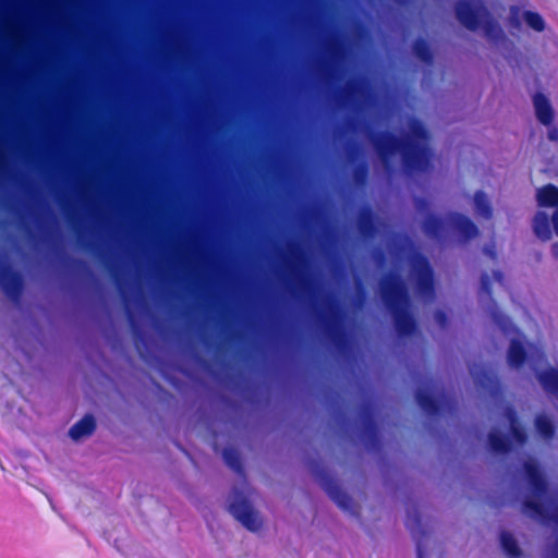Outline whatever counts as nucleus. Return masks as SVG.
<instances>
[{
	"label": "nucleus",
	"instance_id": "1",
	"mask_svg": "<svg viewBox=\"0 0 558 558\" xmlns=\"http://www.w3.org/2000/svg\"><path fill=\"white\" fill-rule=\"evenodd\" d=\"M493 319L507 336H512L508 351V364L518 368L526 361L536 373L544 390L558 396V368L545 366L543 352L534 344L523 343L522 336L506 317L499 313H493Z\"/></svg>",
	"mask_w": 558,
	"mask_h": 558
},
{
	"label": "nucleus",
	"instance_id": "2",
	"mask_svg": "<svg viewBox=\"0 0 558 558\" xmlns=\"http://www.w3.org/2000/svg\"><path fill=\"white\" fill-rule=\"evenodd\" d=\"M374 144L383 159L399 153L409 169L424 171L429 166L428 136L423 125L416 120L409 123V130L403 140L383 134L375 138Z\"/></svg>",
	"mask_w": 558,
	"mask_h": 558
},
{
	"label": "nucleus",
	"instance_id": "3",
	"mask_svg": "<svg viewBox=\"0 0 558 558\" xmlns=\"http://www.w3.org/2000/svg\"><path fill=\"white\" fill-rule=\"evenodd\" d=\"M532 494L523 505V512L542 522H558V502L548 496L545 482L533 460L524 463Z\"/></svg>",
	"mask_w": 558,
	"mask_h": 558
},
{
	"label": "nucleus",
	"instance_id": "4",
	"mask_svg": "<svg viewBox=\"0 0 558 558\" xmlns=\"http://www.w3.org/2000/svg\"><path fill=\"white\" fill-rule=\"evenodd\" d=\"M538 210L533 218V231L542 241L551 238L553 230L558 235V187L546 184L536 190Z\"/></svg>",
	"mask_w": 558,
	"mask_h": 558
},
{
	"label": "nucleus",
	"instance_id": "5",
	"mask_svg": "<svg viewBox=\"0 0 558 558\" xmlns=\"http://www.w3.org/2000/svg\"><path fill=\"white\" fill-rule=\"evenodd\" d=\"M381 296L392 312L396 328L400 335H409L414 329V322L408 314L409 298L404 284L395 276H387L380 283Z\"/></svg>",
	"mask_w": 558,
	"mask_h": 558
},
{
	"label": "nucleus",
	"instance_id": "6",
	"mask_svg": "<svg viewBox=\"0 0 558 558\" xmlns=\"http://www.w3.org/2000/svg\"><path fill=\"white\" fill-rule=\"evenodd\" d=\"M457 17L464 27L472 31L481 28L493 40L502 36L501 28L490 20L480 0L460 2L457 7Z\"/></svg>",
	"mask_w": 558,
	"mask_h": 558
},
{
	"label": "nucleus",
	"instance_id": "7",
	"mask_svg": "<svg viewBox=\"0 0 558 558\" xmlns=\"http://www.w3.org/2000/svg\"><path fill=\"white\" fill-rule=\"evenodd\" d=\"M425 232L430 235H438L441 231L450 230L459 234L463 240L475 238L478 233L476 226L465 216L453 214L446 221L429 217L424 222Z\"/></svg>",
	"mask_w": 558,
	"mask_h": 558
},
{
	"label": "nucleus",
	"instance_id": "8",
	"mask_svg": "<svg viewBox=\"0 0 558 558\" xmlns=\"http://www.w3.org/2000/svg\"><path fill=\"white\" fill-rule=\"evenodd\" d=\"M229 512L246 530L257 532L263 527L264 521L258 511L254 509L246 497L233 492L229 501Z\"/></svg>",
	"mask_w": 558,
	"mask_h": 558
},
{
	"label": "nucleus",
	"instance_id": "9",
	"mask_svg": "<svg viewBox=\"0 0 558 558\" xmlns=\"http://www.w3.org/2000/svg\"><path fill=\"white\" fill-rule=\"evenodd\" d=\"M229 512L246 530L257 532L263 527L264 521L258 511L254 509L246 497L233 492L229 501Z\"/></svg>",
	"mask_w": 558,
	"mask_h": 558
},
{
	"label": "nucleus",
	"instance_id": "10",
	"mask_svg": "<svg viewBox=\"0 0 558 558\" xmlns=\"http://www.w3.org/2000/svg\"><path fill=\"white\" fill-rule=\"evenodd\" d=\"M506 416L509 424V435L499 436L497 433H490L489 435L490 448L496 452H504L515 445H523L526 439L525 434L517 422L514 413L508 410Z\"/></svg>",
	"mask_w": 558,
	"mask_h": 558
},
{
	"label": "nucleus",
	"instance_id": "11",
	"mask_svg": "<svg viewBox=\"0 0 558 558\" xmlns=\"http://www.w3.org/2000/svg\"><path fill=\"white\" fill-rule=\"evenodd\" d=\"M413 274L416 279L417 291L424 296L433 295V275L427 260L416 257L413 262Z\"/></svg>",
	"mask_w": 558,
	"mask_h": 558
},
{
	"label": "nucleus",
	"instance_id": "12",
	"mask_svg": "<svg viewBox=\"0 0 558 558\" xmlns=\"http://www.w3.org/2000/svg\"><path fill=\"white\" fill-rule=\"evenodd\" d=\"M95 418L92 415H85L70 428L69 436L77 442L89 437L95 432Z\"/></svg>",
	"mask_w": 558,
	"mask_h": 558
},
{
	"label": "nucleus",
	"instance_id": "13",
	"mask_svg": "<svg viewBox=\"0 0 558 558\" xmlns=\"http://www.w3.org/2000/svg\"><path fill=\"white\" fill-rule=\"evenodd\" d=\"M533 104L538 121L549 125L553 121L554 112L548 99L542 94H536L533 98Z\"/></svg>",
	"mask_w": 558,
	"mask_h": 558
},
{
	"label": "nucleus",
	"instance_id": "14",
	"mask_svg": "<svg viewBox=\"0 0 558 558\" xmlns=\"http://www.w3.org/2000/svg\"><path fill=\"white\" fill-rule=\"evenodd\" d=\"M0 286L7 293L13 294L19 290L20 279L9 269L0 267Z\"/></svg>",
	"mask_w": 558,
	"mask_h": 558
},
{
	"label": "nucleus",
	"instance_id": "15",
	"mask_svg": "<svg viewBox=\"0 0 558 558\" xmlns=\"http://www.w3.org/2000/svg\"><path fill=\"white\" fill-rule=\"evenodd\" d=\"M474 211L478 217L488 219L492 217V207L487 197L482 193L477 192L473 198Z\"/></svg>",
	"mask_w": 558,
	"mask_h": 558
},
{
	"label": "nucleus",
	"instance_id": "16",
	"mask_svg": "<svg viewBox=\"0 0 558 558\" xmlns=\"http://www.w3.org/2000/svg\"><path fill=\"white\" fill-rule=\"evenodd\" d=\"M500 542L505 553L510 558H518L520 556V548L510 533L502 532L500 535Z\"/></svg>",
	"mask_w": 558,
	"mask_h": 558
},
{
	"label": "nucleus",
	"instance_id": "17",
	"mask_svg": "<svg viewBox=\"0 0 558 558\" xmlns=\"http://www.w3.org/2000/svg\"><path fill=\"white\" fill-rule=\"evenodd\" d=\"M535 426L539 436L547 440L550 439L554 434V427L550 420L545 415H538L535 420Z\"/></svg>",
	"mask_w": 558,
	"mask_h": 558
},
{
	"label": "nucleus",
	"instance_id": "18",
	"mask_svg": "<svg viewBox=\"0 0 558 558\" xmlns=\"http://www.w3.org/2000/svg\"><path fill=\"white\" fill-rule=\"evenodd\" d=\"M523 19L525 23L536 32H542L545 28V22L538 13L525 11L523 13Z\"/></svg>",
	"mask_w": 558,
	"mask_h": 558
},
{
	"label": "nucleus",
	"instance_id": "19",
	"mask_svg": "<svg viewBox=\"0 0 558 558\" xmlns=\"http://www.w3.org/2000/svg\"><path fill=\"white\" fill-rule=\"evenodd\" d=\"M222 456L223 460L231 469L235 470L236 472H241V463L236 451L233 449H226L223 450Z\"/></svg>",
	"mask_w": 558,
	"mask_h": 558
},
{
	"label": "nucleus",
	"instance_id": "20",
	"mask_svg": "<svg viewBox=\"0 0 558 558\" xmlns=\"http://www.w3.org/2000/svg\"><path fill=\"white\" fill-rule=\"evenodd\" d=\"M416 399H417V403L420 404V407L423 410H425L426 412H432V411L436 410V405H435L433 399L430 398L429 395L425 393L424 391H422V390L418 391Z\"/></svg>",
	"mask_w": 558,
	"mask_h": 558
},
{
	"label": "nucleus",
	"instance_id": "21",
	"mask_svg": "<svg viewBox=\"0 0 558 558\" xmlns=\"http://www.w3.org/2000/svg\"><path fill=\"white\" fill-rule=\"evenodd\" d=\"M414 51L416 56L423 61H428L430 59V52L424 41H417L414 46Z\"/></svg>",
	"mask_w": 558,
	"mask_h": 558
},
{
	"label": "nucleus",
	"instance_id": "22",
	"mask_svg": "<svg viewBox=\"0 0 558 558\" xmlns=\"http://www.w3.org/2000/svg\"><path fill=\"white\" fill-rule=\"evenodd\" d=\"M329 494L331 496V498L341 507V508H347L349 506V498L345 494L339 492V490H333V489H330L329 490Z\"/></svg>",
	"mask_w": 558,
	"mask_h": 558
},
{
	"label": "nucleus",
	"instance_id": "23",
	"mask_svg": "<svg viewBox=\"0 0 558 558\" xmlns=\"http://www.w3.org/2000/svg\"><path fill=\"white\" fill-rule=\"evenodd\" d=\"M481 289L482 292H485L487 295H490L489 289V277L487 274H484L481 279Z\"/></svg>",
	"mask_w": 558,
	"mask_h": 558
},
{
	"label": "nucleus",
	"instance_id": "24",
	"mask_svg": "<svg viewBox=\"0 0 558 558\" xmlns=\"http://www.w3.org/2000/svg\"><path fill=\"white\" fill-rule=\"evenodd\" d=\"M548 138L550 141H558V130L556 128H551L548 131Z\"/></svg>",
	"mask_w": 558,
	"mask_h": 558
},
{
	"label": "nucleus",
	"instance_id": "25",
	"mask_svg": "<svg viewBox=\"0 0 558 558\" xmlns=\"http://www.w3.org/2000/svg\"><path fill=\"white\" fill-rule=\"evenodd\" d=\"M435 318L439 325L442 326L445 324V314L444 313H441V312L436 313Z\"/></svg>",
	"mask_w": 558,
	"mask_h": 558
},
{
	"label": "nucleus",
	"instance_id": "26",
	"mask_svg": "<svg viewBox=\"0 0 558 558\" xmlns=\"http://www.w3.org/2000/svg\"><path fill=\"white\" fill-rule=\"evenodd\" d=\"M493 279L494 281L501 283V274L499 271H493Z\"/></svg>",
	"mask_w": 558,
	"mask_h": 558
},
{
	"label": "nucleus",
	"instance_id": "27",
	"mask_svg": "<svg viewBox=\"0 0 558 558\" xmlns=\"http://www.w3.org/2000/svg\"><path fill=\"white\" fill-rule=\"evenodd\" d=\"M551 253L556 258H558V242L551 245Z\"/></svg>",
	"mask_w": 558,
	"mask_h": 558
},
{
	"label": "nucleus",
	"instance_id": "28",
	"mask_svg": "<svg viewBox=\"0 0 558 558\" xmlns=\"http://www.w3.org/2000/svg\"><path fill=\"white\" fill-rule=\"evenodd\" d=\"M485 254L488 255L489 257H492L493 259L495 258V252L493 251V248H489V247H486L484 250Z\"/></svg>",
	"mask_w": 558,
	"mask_h": 558
},
{
	"label": "nucleus",
	"instance_id": "29",
	"mask_svg": "<svg viewBox=\"0 0 558 558\" xmlns=\"http://www.w3.org/2000/svg\"><path fill=\"white\" fill-rule=\"evenodd\" d=\"M418 558H423V557H422V553H421V550H420V549H418Z\"/></svg>",
	"mask_w": 558,
	"mask_h": 558
}]
</instances>
